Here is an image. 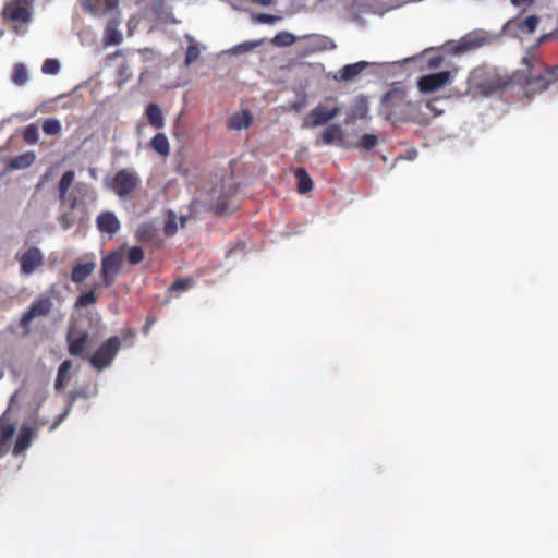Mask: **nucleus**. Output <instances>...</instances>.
<instances>
[{
    "label": "nucleus",
    "mask_w": 558,
    "mask_h": 558,
    "mask_svg": "<svg viewBox=\"0 0 558 558\" xmlns=\"http://www.w3.org/2000/svg\"><path fill=\"white\" fill-rule=\"evenodd\" d=\"M523 62L529 66L531 65V60L529 58H523Z\"/></svg>",
    "instance_id": "obj_53"
},
{
    "label": "nucleus",
    "mask_w": 558,
    "mask_h": 558,
    "mask_svg": "<svg viewBox=\"0 0 558 558\" xmlns=\"http://www.w3.org/2000/svg\"><path fill=\"white\" fill-rule=\"evenodd\" d=\"M95 267L96 264L94 262L75 265L71 272V280L75 283L85 281L93 274Z\"/></svg>",
    "instance_id": "obj_21"
},
{
    "label": "nucleus",
    "mask_w": 558,
    "mask_h": 558,
    "mask_svg": "<svg viewBox=\"0 0 558 558\" xmlns=\"http://www.w3.org/2000/svg\"><path fill=\"white\" fill-rule=\"evenodd\" d=\"M153 323H154V319L148 320V322L146 323V325L144 326V329H143V331H144L145 333H147V332H148V330H149V328H150V324H153Z\"/></svg>",
    "instance_id": "obj_50"
},
{
    "label": "nucleus",
    "mask_w": 558,
    "mask_h": 558,
    "mask_svg": "<svg viewBox=\"0 0 558 558\" xmlns=\"http://www.w3.org/2000/svg\"><path fill=\"white\" fill-rule=\"evenodd\" d=\"M71 367L72 362L70 360L63 361L59 366L57 380L60 381L63 377H65Z\"/></svg>",
    "instance_id": "obj_43"
},
{
    "label": "nucleus",
    "mask_w": 558,
    "mask_h": 558,
    "mask_svg": "<svg viewBox=\"0 0 558 558\" xmlns=\"http://www.w3.org/2000/svg\"><path fill=\"white\" fill-rule=\"evenodd\" d=\"M558 82V65L547 68L543 74L532 75L531 73L525 77V94L527 97L534 94L546 90L550 85Z\"/></svg>",
    "instance_id": "obj_5"
},
{
    "label": "nucleus",
    "mask_w": 558,
    "mask_h": 558,
    "mask_svg": "<svg viewBox=\"0 0 558 558\" xmlns=\"http://www.w3.org/2000/svg\"><path fill=\"white\" fill-rule=\"evenodd\" d=\"M62 417H63L62 415H60L58 417V420L50 426V430H53L54 428H57V426L61 423Z\"/></svg>",
    "instance_id": "obj_49"
},
{
    "label": "nucleus",
    "mask_w": 558,
    "mask_h": 558,
    "mask_svg": "<svg viewBox=\"0 0 558 558\" xmlns=\"http://www.w3.org/2000/svg\"><path fill=\"white\" fill-rule=\"evenodd\" d=\"M145 116L151 126L162 129L165 126V117L156 104H149L145 109Z\"/></svg>",
    "instance_id": "obj_22"
},
{
    "label": "nucleus",
    "mask_w": 558,
    "mask_h": 558,
    "mask_svg": "<svg viewBox=\"0 0 558 558\" xmlns=\"http://www.w3.org/2000/svg\"><path fill=\"white\" fill-rule=\"evenodd\" d=\"M61 130V122L56 118H49L43 122V131L47 135H58Z\"/></svg>",
    "instance_id": "obj_30"
},
{
    "label": "nucleus",
    "mask_w": 558,
    "mask_h": 558,
    "mask_svg": "<svg viewBox=\"0 0 558 558\" xmlns=\"http://www.w3.org/2000/svg\"><path fill=\"white\" fill-rule=\"evenodd\" d=\"M75 179V172L73 170L65 171L59 181V198L61 202H65L66 194Z\"/></svg>",
    "instance_id": "obj_25"
},
{
    "label": "nucleus",
    "mask_w": 558,
    "mask_h": 558,
    "mask_svg": "<svg viewBox=\"0 0 558 558\" xmlns=\"http://www.w3.org/2000/svg\"><path fill=\"white\" fill-rule=\"evenodd\" d=\"M141 178L133 169L118 170L111 181L107 184L119 198L125 199L138 189Z\"/></svg>",
    "instance_id": "obj_2"
},
{
    "label": "nucleus",
    "mask_w": 558,
    "mask_h": 558,
    "mask_svg": "<svg viewBox=\"0 0 558 558\" xmlns=\"http://www.w3.org/2000/svg\"><path fill=\"white\" fill-rule=\"evenodd\" d=\"M163 231H165V234L167 236H173L177 233L178 226H177V222H175L174 214L171 213L169 215L168 220H167V222L165 225Z\"/></svg>",
    "instance_id": "obj_39"
},
{
    "label": "nucleus",
    "mask_w": 558,
    "mask_h": 558,
    "mask_svg": "<svg viewBox=\"0 0 558 558\" xmlns=\"http://www.w3.org/2000/svg\"><path fill=\"white\" fill-rule=\"evenodd\" d=\"M53 303L48 296H40L36 299L25 312L21 319L20 326H27L34 318L47 316L52 310Z\"/></svg>",
    "instance_id": "obj_8"
},
{
    "label": "nucleus",
    "mask_w": 558,
    "mask_h": 558,
    "mask_svg": "<svg viewBox=\"0 0 558 558\" xmlns=\"http://www.w3.org/2000/svg\"><path fill=\"white\" fill-rule=\"evenodd\" d=\"M253 20L255 22L263 23V24H272L277 20H279V17L276 15L267 14V13H258L253 16Z\"/></svg>",
    "instance_id": "obj_41"
},
{
    "label": "nucleus",
    "mask_w": 558,
    "mask_h": 558,
    "mask_svg": "<svg viewBox=\"0 0 558 558\" xmlns=\"http://www.w3.org/2000/svg\"><path fill=\"white\" fill-rule=\"evenodd\" d=\"M121 24L120 14L117 13V15H113L108 22L105 27V34L102 38V43L105 46H112V45H119L123 36L121 32L119 31V26Z\"/></svg>",
    "instance_id": "obj_14"
},
{
    "label": "nucleus",
    "mask_w": 558,
    "mask_h": 558,
    "mask_svg": "<svg viewBox=\"0 0 558 558\" xmlns=\"http://www.w3.org/2000/svg\"><path fill=\"white\" fill-rule=\"evenodd\" d=\"M120 345L121 341L118 336L110 337L89 357V363L98 371L106 368L117 355Z\"/></svg>",
    "instance_id": "obj_3"
},
{
    "label": "nucleus",
    "mask_w": 558,
    "mask_h": 558,
    "mask_svg": "<svg viewBox=\"0 0 558 558\" xmlns=\"http://www.w3.org/2000/svg\"><path fill=\"white\" fill-rule=\"evenodd\" d=\"M254 1L264 7L270 5L272 3V0H254Z\"/></svg>",
    "instance_id": "obj_48"
},
{
    "label": "nucleus",
    "mask_w": 558,
    "mask_h": 558,
    "mask_svg": "<svg viewBox=\"0 0 558 558\" xmlns=\"http://www.w3.org/2000/svg\"><path fill=\"white\" fill-rule=\"evenodd\" d=\"M263 43H264V39L244 41V43L238 45L234 48V50H235V52H239V53L250 52V51H253L256 47L260 46Z\"/></svg>",
    "instance_id": "obj_36"
},
{
    "label": "nucleus",
    "mask_w": 558,
    "mask_h": 558,
    "mask_svg": "<svg viewBox=\"0 0 558 558\" xmlns=\"http://www.w3.org/2000/svg\"><path fill=\"white\" fill-rule=\"evenodd\" d=\"M88 341V333L70 327L66 333L69 353L72 356H83Z\"/></svg>",
    "instance_id": "obj_11"
},
{
    "label": "nucleus",
    "mask_w": 558,
    "mask_h": 558,
    "mask_svg": "<svg viewBox=\"0 0 558 558\" xmlns=\"http://www.w3.org/2000/svg\"><path fill=\"white\" fill-rule=\"evenodd\" d=\"M96 226L99 232L113 235L120 230L121 222L113 211L106 210L97 216Z\"/></svg>",
    "instance_id": "obj_13"
},
{
    "label": "nucleus",
    "mask_w": 558,
    "mask_h": 558,
    "mask_svg": "<svg viewBox=\"0 0 558 558\" xmlns=\"http://www.w3.org/2000/svg\"><path fill=\"white\" fill-rule=\"evenodd\" d=\"M430 65H433V66H437V62L433 59V60L430 61Z\"/></svg>",
    "instance_id": "obj_55"
},
{
    "label": "nucleus",
    "mask_w": 558,
    "mask_h": 558,
    "mask_svg": "<svg viewBox=\"0 0 558 558\" xmlns=\"http://www.w3.org/2000/svg\"><path fill=\"white\" fill-rule=\"evenodd\" d=\"M35 161V154L32 151H27L24 154H21L10 160V168L11 169H26L31 167Z\"/></svg>",
    "instance_id": "obj_26"
},
{
    "label": "nucleus",
    "mask_w": 558,
    "mask_h": 558,
    "mask_svg": "<svg viewBox=\"0 0 558 558\" xmlns=\"http://www.w3.org/2000/svg\"><path fill=\"white\" fill-rule=\"evenodd\" d=\"M39 138L38 128L35 124L26 126L23 133V140L28 144H36Z\"/></svg>",
    "instance_id": "obj_34"
},
{
    "label": "nucleus",
    "mask_w": 558,
    "mask_h": 558,
    "mask_svg": "<svg viewBox=\"0 0 558 558\" xmlns=\"http://www.w3.org/2000/svg\"><path fill=\"white\" fill-rule=\"evenodd\" d=\"M28 80L27 70L24 64L19 63L13 68L12 81L15 85H24Z\"/></svg>",
    "instance_id": "obj_28"
},
{
    "label": "nucleus",
    "mask_w": 558,
    "mask_h": 558,
    "mask_svg": "<svg viewBox=\"0 0 558 558\" xmlns=\"http://www.w3.org/2000/svg\"><path fill=\"white\" fill-rule=\"evenodd\" d=\"M104 4H105V11L102 12L104 14L109 11H114V15H117V13L120 14V12L118 10L119 0H105Z\"/></svg>",
    "instance_id": "obj_44"
},
{
    "label": "nucleus",
    "mask_w": 558,
    "mask_h": 558,
    "mask_svg": "<svg viewBox=\"0 0 558 558\" xmlns=\"http://www.w3.org/2000/svg\"><path fill=\"white\" fill-rule=\"evenodd\" d=\"M33 424H37L40 428L41 426H44L46 424V421H44V420L35 421Z\"/></svg>",
    "instance_id": "obj_51"
},
{
    "label": "nucleus",
    "mask_w": 558,
    "mask_h": 558,
    "mask_svg": "<svg viewBox=\"0 0 558 558\" xmlns=\"http://www.w3.org/2000/svg\"><path fill=\"white\" fill-rule=\"evenodd\" d=\"M434 101H428L427 104V107L430 109V110H434Z\"/></svg>",
    "instance_id": "obj_54"
},
{
    "label": "nucleus",
    "mask_w": 558,
    "mask_h": 558,
    "mask_svg": "<svg viewBox=\"0 0 558 558\" xmlns=\"http://www.w3.org/2000/svg\"><path fill=\"white\" fill-rule=\"evenodd\" d=\"M368 63L365 61H360L352 64L344 65L339 73L335 76L338 81H351L360 75L366 68Z\"/></svg>",
    "instance_id": "obj_18"
},
{
    "label": "nucleus",
    "mask_w": 558,
    "mask_h": 558,
    "mask_svg": "<svg viewBox=\"0 0 558 558\" xmlns=\"http://www.w3.org/2000/svg\"><path fill=\"white\" fill-rule=\"evenodd\" d=\"M60 70V64L56 59H47L44 61L41 71L45 74H57Z\"/></svg>",
    "instance_id": "obj_38"
},
{
    "label": "nucleus",
    "mask_w": 558,
    "mask_h": 558,
    "mask_svg": "<svg viewBox=\"0 0 558 558\" xmlns=\"http://www.w3.org/2000/svg\"><path fill=\"white\" fill-rule=\"evenodd\" d=\"M317 142H320L323 145H331L337 143L338 145L342 146L344 144V134L342 128L339 124L328 125L319 135Z\"/></svg>",
    "instance_id": "obj_16"
},
{
    "label": "nucleus",
    "mask_w": 558,
    "mask_h": 558,
    "mask_svg": "<svg viewBox=\"0 0 558 558\" xmlns=\"http://www.w3.org/2000/svg\"><path fill=\"white\" fill-rule=\"evenodd\" d=\"M539 19L537 15H530L518 23V28L527 34H532L536 31Z\"/></svg>",
    "instance_id": "obj_27"
},
{
    "label": "nucleus",
    "mask_w": 558,
    "mask_h": 558,
    "mask_svg": "<svg viewBox=\"0 0 558 558\" xmlns=\"http://www.w3.org/2000/svg\"><path fill=\"white\" fill-rule=\"evenodd\" d=\"M126 245L123 244L118 250L111 251L102 257L100 275L105 287H110L114 283L116 276L123 263V251Z\"/></svg>",
    "instance_id": "obj_4"
},
{
    "label": "nucleus",
    "mask_w": 558,
    "mask_h": 558,
    "mask_svg": "<svg viewBox=\"0 0 558 558\" xmlns=\"http://www.w3.org/2000/svg\"><path fill=\"white\" fill-rule=\"evenodd\" d=\"M16 429L9 410L4 411L0 416V445H5L14 435Z\"/></svg>",
    "instance_id": "obj_17"
},
{
    "label": "nucleus",
    "mask_w": 558,
    "mask_h": 558,
    "mask_svg": "<svg viewBox=\"0 0 558 558\" xmlns=\"http://www.w3.org/2000/svg\"><path fill=\"white\" fill-rule=\"evenodd\" d=\"M199 57V49L195 45H190L185 53V64L190 65Z\"/></svg>",
    "instance_id": "obj_40"
},
{
    "label": "nucleus",
    "mask_w": 558,
    "mask_h": 558,
    "mask_svg": "<svg viewBox=\"0 0 558 558\" xmlns=\"http://www.w3.org/2000/svg\"><path fill=\"white\" fill-rule=\"evenodd\" d=\"M468 85V92L476 90L482 95H489L498 88L495 76H490L484 68H476L470 73Z\"/></svg>",
    "instance_id": "obj_7"
},
{
    "label": "nucleus",
    "mask_w": 558,
    "mask_h": 558,
    "mask_svg": "<svg viewBox=\"0 0 558 558\" xmlns=\"http://www.w3.org/2000/svg\"><path fill=\"white\" fill-rule=\"evenodd\" d=\"M340 112L339 107L328 108L323 105H318L313 108L308 113V125L315 128L324 125L330 120L335 119Z\"/></svg>",
    "instance_id": "obj_12"
},
{
    "label": "nucleus",
    "mask_w": 558,
    "mask_h": 558,
    "mask_svg": "<svg viewBox=\"0 0 558 558\" xmlns=\"http://www.w3.org/2000/svg\"><path fill=\"white\" fill-rule=\"evenodd\" d=\"M185 221H186V217H181L180 218L181 227L185 226Z\"/></svg>",
    "instance_id": "obj_52"
},
{
    "label": "nucleus",
    "mask_w": 558,
    "mask_h": 558,
    "mask_svg": "<svg viewBox=\"0 0 558 558\" xmlns=\"http://www.w3.org/2000/svg\"><path fill=\"white\" fill-rule=\"evenodd\" d=\"M135 239L142 244L160 245L161 240L151 223H142L135 231Z\"/></svg>",
    "instance_id": "obj_15"
},
{
    "label": "nucleus",
    "mask_w": 558,
    "mask_h": 558,
    "mask_svg": "<svg viewBox=\"0 0 558 558\" xmlns=\"http://www.w3.org/2000/svg\"><path fill=\"white\" fill-rule=\"evenodd\" d=\"M192 283H193V280L191 278H186V279L179 278L172 282L169 290L174 291V292L185 291L192 287Z\"/></svg>",
    "instance_id": "obj_37"
},
{
    "label": "nucleus",
    "mask_w": 558,
    "mask_h": 558,
    "mask_svg": "<svg viewBox=\"0 0 558 558\" xmlns=\"http://www.w3.org/2000/svg\"><path fill=\"white\" fill-rule=\"evenodd\" d=\"M96 302H97V298H96L94 291H88V292L81 294L77 298L75 306H77V307L88 306V305L95 304Z\"/></svg>",
    "instance_id": "obj_35"
},
{
    "label": "nucleus",
    "mask_w": 558,
    "mask_h": 558,
    "mask_svg": "<svg viewBox=\"0 0 558 558\" xmlns=\"http://www.w3.org/2000/svg\"><path fill=\"white\" fill-rule=\"evenodd\" d=\"M39 426L37 424H22L14 444L12 453L17 457L25 452L32 445L33 439L37 436Z\"/></svg>",
    "instance_id": "obj_10"
},
{
    "label": "nucleus",
    "mask_w": 558,
    "mask_h": 558,
    "mask_svg": "<svg viewBox=\"0 0 558 558\" xmlns=\"http://www.w3.org/2000/svg\"><path fill=\"white\" fill-rule=\"evenodd\" d=\"M98 1H99V0H83V1H82V5H83V8H84L87 12H89V13H92V14H94V15H98V14H99V8H98V5H97V4H98Z\"/></svg>",
    "instance_id": "obj_42"
},
{
    "label": "nucleus",
    "mask_w": 558,
    "mask_h": 558,
    "mask_svg": "<svg viewBox=\"0 0 558 558\" xmlns=\"http://www.w3.org/2000/svg\"><path fill=\"white\" fill-rule=\"evenodd\" d=\"M145 254L142 247L133 246L129 250L126 259L131 265H137L144 260Z\"/></svg>",
    "instance_id": "obj_33"
},
{
    "label": "nucleus",
    "mask_w": 558,
    "mask_h": 558,
    "mask_svg": "<svg viewBox=\"0 0 558 558\" xmlns=\"http://www.w3.org/2000/svg\"><path fill=\"white\" fill-rule=\"evenodd\" d=\"M271 41L275 46H290L295 41V37L291 33L280 32L272 38Z\"/></svg>",
    "instance_id": "obj_32"
},
{
    "label": "nucleus",
    "mask_w": 558,
    "mask_h": 558,
    "mask_svg": "<svg viewBox=\"0 0 558 558\" xmlns=\"http://www.w3.org/2000/svg\"><path fill=\"white\" fill-rule=\"evenodd\" d=\"M378 143V137L374 134H364L354 145L355 148L371 150Z\"/></svg>",
    "instance_id": "obj_31"
},
{
    "label": "nucleus",
    "mask_w": 558,
    "mask_h": 558,
    "mask_svg": "<svg viewBox=\"0 0 558 558\" xmlns=\"http://www.w3.org/2000/svg\"><path fill=\"white\" fill-rule=\"evenodd\" d=\"M353 116L359 119H364L368 112V101L364 96H360L356 98L355 104L353 106Z\"/></svg>",
    "instance_id": "obj_29"
},
{
    "label": "nucleus",
    "mask_w": 558,
    "mask_h": 558,
    "mask_svg": "<svg viewBox=\"0 0 558 558\" xmlns=\"http://www.w3.org/2000/svg\"><path fill=\"white\" fill-rule=\"evenodd\" d=\"M15 259L20 265V274L31 276L44 266L45 255L39 247L29 246L24 252L16 254Z\"/></svg>",
    "instance_id": "obj_6"
},
{
    "label": "nucleus",
    "mask_w": 558,
    "mask_h": 558,
    "mask_svg": "<svg viewBox=\"0 0 558 558\" xmlns=\"http://www.w3.org/2000/svg\"><path fill=\"white\" fill-rule=\"evenodd\" d=\"M150 147L162 157H167L170 154L169 141L163 133H157L150 140Z\"/></svg>",
    "instance_id": "obj_24"
},
{
    "label": "nucleus",
    "mask_w": 558,
    "mask_h": 558,
    "mask_svg": "<svg viewBox=\"0 0 558 558\" xmlns=\"http://www.w3.org/2000/svg\"><path fill=\"white\" fill-rule=\"evenodd\" d=\"M294 175L296 179L298 192L300 194H306L313 190V180L311 179L305 168L301 167L295 169Z\"/></svg>",
    "instance_id": "obj_23"
},
{
    "label": "nucleus",
    "mask_w": 558,
    "mask_h": 558,
    "mask_svg": "<svg viewBox=\"0 0 558 558\" xmlns=\"http://www.w3.org/2000/svg\"><path fill=\"white\" fill-rule=\"evenodd\" d=\"M59 222L63 230H68L72 227V220L69 214H63L59 217Z\"/></svg>",
    "instance_id": "obj_45"
},
{
    "label": "nucleus",
    "mask_w": 558,
    "mask_h": 558,
    "mask_svg": "<svg viewBox=\"0 0 558 558\" xmlns=\"http://www.w3.org/2000/svg\"><path fill=\"white\" fill-rule=\"evenodd\" d=\"M420 105L409 100L405 92L401 89H392L381 99L380 113L393 123L414 120Z\"/></svg>",
    "instance_id": "obj_1"
},
{
    "label": "nucleus",
    "mask_w": 558,
    "mask_h": 558,
    "mask_svg": "<svg viewBox=\"0 0 558 558\" xmlns=\"http://www.w3.org/2000/svg\"><path fill=\"white\" fill-rule=\"evenodd\" d=\"M535 0H511V3L515 7L531 5Z\"/></svg>",
    "instance_id": "obj_46"
},
{
    "label": "nucleus",
    "mask_w": 558,
    "mask_h": 558,
    "mask_svg": "<svg viewBox=\"0 0 558 558\" xmlns=\"http://www.w3.org/2000/svg\"><path fill=\"white\" fill-rule=\"evenodd\" d=\"M450 80V71H440L421 76L417 86L422 93H432L448 84Z\"/></svg>",
    "instance_id": "obj_9"
},
{
    "label": "nucleus",
    "mask_w": 558,
    "mask_h": 558,
    "mask_svg": "<svg viewBox=\"0 0 558 558\" xmlns=\"http://www.w3.org/2000/svg\"><path fill=\"white\" fill-rule=\"evenodd\" d=\"M253 121V117L248 110H242L241 113L233 114L228 121V129L241 131L247 129Z\"/></svg>",
    "instance_id": "obj_20"
},
{
    "label": "nucleus",
    "mask_w": 558,
    "mask_h": 558,
    "mask_svg": "<svg viewBox=\"0 0 558 558\" xmlns=\"http://www.w3.org/2000/svg\"><path fill=\"white\" fill-rule=\"evenodd\" d=\"M129 65L128 63H122L120 66H119V73L120 75H126L129 74Z\"/></svg>",
    "instance_id": "obj_47"
},
{
    "label": "nucleus",
    "mask_w": 558,
    "mask_h": 558,
    "mask_svg": "<svg viewBox=\"0 0 558 558\" xmlns=\"http://www.w3.org/2000/svg\"><path fill=\"white\" fill-rule=\"evenodd\" d=\"M4 14L11 21H14V22L27 23L31 20L29 9L26 5L21 4V3H15V4L9 5L5 9Z\"/></svg>",
    "instance_id": "obj_19"
}]
</instances>
